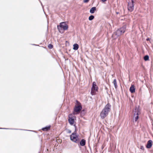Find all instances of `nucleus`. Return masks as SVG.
<instances>
[{
	"label": "nucleus",
	"mask_w": 153,
	"mask_h": 153,
	"mask_svg": "<svg viewBox=\"0 0 153 153\" xmlns=\"http://www.w3.org/2000/svg\"><path fill=\"white\" fill-rule=\"evenodd\" d=\"M111 107V105L109 103L105 105L100 114V116L102 119H104L108 115Z\"/></svg>",
	"instance_id": "f257e3e1"
},
{
	"label": "nucleus",
	"mask_w": 153,
	"mask_h": 153,
	"mask_svg": "<svg viewBox=\"0 0 153 153\" xmlns=\"http://www.w3.org/2000/svg\"><path fill=\"white\" fill-rule=\"evenodd\" d=\"M78 136L79 135L77 133V131L76 129L70 135V139L76 143H78L79 140Z\"/></svg>",
	"instance_id": "f03ea898"
},
{
	"label": "nucleus",
	"mask_w": 153,
	"mask_h": 153,
	"mask_svg": "<svg viewBox=\"0 0 153 153\" xmlns=\"http://www.w3.org/2000/svg\"><path fill=\"white\" fill-rule=\"evenodd\" d=\"M126 28V25H124L122 27L118 29L114 33V34L117 36H120L125 32Z\"/></svg>",
	"instance_id": "7ed1b4c3"
},
{
	"label": "nucleus",
	"mask_w": 153,
	"mask_h": 153,
	"mask_svg": "<svg viewBox=\"0 0 153 153\" xmlns=\"http://www.w3.org/2000/svg\"><path fill=\"white\" fill-rule=\"evenodd\" d=\"M134 117H135V121L136 122L139 118V115L140 114V110L139 108L135 107L134 111Z\"/></svg>",
	"instance_id": "20e7f679"
},
{
	"label": "nucleus",
	"mask_w": 153,
	"mask_h": 153,
	"mask_svg": "<svg viewBox=\"0 0 153 153\" xmlns=\"http://www.w3.org/2000/svg\"><path fill=\"white\" fill-rule=\"evenodd\" d=\"M61 27L63 29V30H65L68 29V26L65 22H62L60 23L59 26H57L58 29H59Z\"/></svg>",
	"instance_id": "39448f33"
},
{
	"label": "nucleus",
	"mask_w": 153,
	"mask_h": 153,
	"mask_svg": "<svg viewBox=\"0 0 153 153\" xmlns=\"http://www.w3.org/2000/svg\"><path fill=\"white\" fill-rule=\"evenodd\" d=\"M134 3L129 2L128 4V9L130 12H132L134 10Z\"/></svg>",
	"instance_id": "423d86ee"
},
{
	"label": "nucleus",
	"mask_w": 153,
	"mask_h": 153,
	"mask_svg": "<svg viewBox=\"0 0 153 153\" xmlns=\"http://www.w3.org/2000/svg\"><path fill=\"white\" fill-rule=\"evenodd\" d=\"M82 107L81 105L75 106L74 109V112L79 113L82 110Z\"/></svg>",
	"instance_id": "0eeeda50"
},
{
	"label": "nucleus",
	"mask_w": 153,
	"mask_h": 153,
	"mask_svg": "<svg viewBox=\"0 0 153 153\" xmlns=\"http://www.w3.org/2000/svg\"><path fill=\"white\" fill-rule=\"evenodd\" d=\"M92 90H95L96 91H97L98 88L97 86L96 83L95 82H94L92 83V86L91 87Z\"/></svg>",
	"instance_id": "6e6552de"
},
{
	"label": "nucleus",
	"mask_w": 153,
	"mask_h": 153,
	"mask_svg": "<svg viewBox=\"0 0 153 153\" xmlns=\"http://www.w3.org/2000/svg\"><path fill=\"white\" fill-rule=\"evenodd\" d=\"M152 145V141L151 140H149L147 142L146 147L147 149L150 148Z\"/></svg>",
	"instance_id": "1a4fd4ad"
},
{
	"label": "nucleus",
	"mask_w": 153,
	"mask_h": 153,
	"mask_svg": "<svg viewBox=\"0 0 153 153\" xmlns=\"http://www.w3.org/2000/svg\"><path fill=\"white\" fill-rule=\"evenodd\" d=\"M77 143L78 144L79 146L80 145L81 146H83L85 145L86 140L84 139H82L79 143V142L78 143Z\"/></svg>",
	"instance_id": "9d476101"
},
{
	"label": "nucleus",
	"mask_w": 153,
	"mask_h": 153,
	"mask_svg": "<svg viewBox=\"0 0 153 153\" xmlns=\"http://www.w3.org/2000/svg\"><path fill=\"white\" fill-rule=\"evenodd\" d=\"M68 121L70 124L71 125H72L74 123V119L72 117H70L69 116L68 117Z\"/></svg>",
	"instance_id": "9b49d317"
},
{
	"label": "nucleus",
	"mask_w": 153,
	"mask_h": 153,
	"mask_svg": "<svg viewBox=\"0 0 153 153\" xmlns=\"http://www.w3.org/2000/svg\"><path fill=\"white\" fill-rule=\"evenodd\" d=\"M135 88L134 87V85H131L129 91H130L131 93H134L135 92Z\"/></svg>",
	"instance_id": "f8f14e48"
},
{
	"label": "nucleus",
	"mask_w": 153,
	"mask_h": 153,
	"mask_svg": "<svg viewBox=\"0 0 153 153\" xmlns=\"http://www.w3.org/2000/svg\"><path fill=\"white\" fill-rule=\"evenodd\" d=\"M96 10V7H93L90 9V12L91 13H94Z\"/></svg>",
	"instance_id": "ddd939ff"
},
{
	"label": "nucleus",
	"mask_w": 153,
	"mask_h": 153,
	"mask_svg": "<svg viewBox=\"0 0 153 153\" xmlns=\"http://www.w3.org/2000/svg\"><path fill=\"white\" fill-rule=\"evenodd\" d=\"M51 128V126H46L45 127H44L42 128V130L43 131H46L50 129Z\"/></svg>",
	"instance_id": "4468645a"
},
{
	"label": "nucleus",
	"mask_w": 153,
	"mask_h": 153,
	"mask_svg": "<svg viewBox=\"0 0 153 153\" xmlns=\"http://www.w3.org/2000/svg\"><path fill=\"white\" fill-rule=\"evenodd\" d=\"M79 48V45L78 44L75 43L73 45V49L74 50H76Z\"/></svg>",
	"instance_id": "2eb2a0df"
},
{
	"label": "nucleus",
	"mask_w": 153,
	"mask_h": 153,
	"mask_svg": "<svg viewBox=\"0 0 153 153\" xmlns=\"http://www.w3.org/2000/svg\"><path fill=\"white\" fill-rule=\"evenodd\" d=\"M86 113V110L85 109H83L81 112V115L82 116H84Z\"/></svg>",
	"instance_id": "dca6fc26"
},
{
	"label": "nucleus",
	"mask_w": 153,
	"mask_h": 153,
	"mask_svg": "<svg viewBox=\"0 0 153 153\" xmlns=\"http://www.w3.org/2000/svg\"><path fill=\"white\" fill-rule=\"evenodd\" d=\"M113 84H114V87H115V88L116 89L117 88V81H116V79H114V81H113Z\"/></svg>",
	"instance_id": "f3484780"
},
{
	"label": "nucleus",
	"mask_w": 153,
	"mask_h": 153,
	"mask_svg": "<svg viewBox=\"0 0 153 153\" xmlns=\"http://www.w3.org/2000/svg\"><path fill=\"white\" fill-rule=\"evenodd\" d=\"M144 59L145 61L149 60V57L148 55H146L144 56Z\"/></svg>",
	"instance_id": "a211bd4d"
},
{
	"label": "nucleus",
	"mask_w": 153,
	"mask_h": 153,
	"mask_svg": "<svg viewBox=\"0 0 153 153\" xmlns=\"http://www.w3.org/2000/svg\"><path fill=\"white\" fill-rule=\"evenodd\" d=\"M94 17L93 15H91L89 17V20L90 21H91L94 18Z\"/></svg>",
	"instance_id": "6ab92c4d"
},
{
	"label": "nucleus",
	"mask_w": 153,
	"mask_h": 153,
	"mask_svg": "<svg viewBox=\"0 0 153 153\" xmlns=\"http://www.w3.org/2000/svg\"><path fill=\"white\" fill-rule=\"evenodd\" d=\"M95 90H92V89H91V94L92 95H94L95 94L96 92H95Z\"/></svg>",
	"instance_id": "aec40b11"
},
{
	"label": "nucleus",
	"mask_w": 153,
	"mask_h": 153,
	"mask_svg": "<svg viewBox=\"0 0 153 153\" xmlns=\"http://www.w3.org/2000/svg\"><path fill=\"white\" fill-rule=\"evenodd\" d=\"M48 47L49 49H52L53 48V45L51 44H49L48 46Z\"/></svg>",
	"instance_id": "412c9836"
},
{
	"label": "nucleus",
	"mask_w": 153,
	"mask_h": 153,
	"mask_svg": "<svg viewBox=\"0 0 153 153\" xmlns=\"http://www.w3.org/2000/svg\"><path fill=\"white\" fill-rule=\"evenodd\" d=\"M67 132L68 133H69V134H70L71 133V130L69 129H68L67 130Z\"/></svg>",
	"instance_id": "4be33fe9"
},
{
	"label": "nucleus",
	"mask_w": 153,
	"mask_h": 153,
	"mask_svg": "<svg viewBox=\"0 0 153 153\" xmlns=\"http://www.w3.org/2000/svg\"><path fill=\"white\" fill-rule=\"evenodd\" d=\"M140 149L142 150H144V148L143 146H141L140 147Z\"/></svg>",
	"instance_id": "5701e85b"
},
{
	"label": "nucleus",
	"mask_w": 153,
	"mask_h": 153,
	"mask_svg": "<svg viewBox=\"0 0 153 153\" xmlns=\"http://www.w3.org/2000/svg\"><path fill=\"white\" fill-rule=\"evenodd\" d=\"M89 0H83V2L84 3H86L88 2Z\"/></svg>",
	"instance_id": "b1692460"
},
{
	"label": "nucleus",
	"mask_w": 153,
	"mask_h": 153,
	"mask_svg": "<svg viewBox=\"0 0 153 153\" xmlns=\"http://www.w3.org/2000/svg\"><path fill=\"white\" fill-rule=\"evenodd\" d=\"M76 103H77V104H79V105H81V103H80V102H79L77 100H76Z\"/></svg>",
	"instance_id": "393cba45"
},
{
	"label": "nucleus",
	"mask_w": 153,
	"mask_h": 153,
	"mask_svg": "<svg viewBox=\"0 0 153 153\" xmlns=\"http://www.w3.org/2000/svg\"><path fill=\"white\" fill-rule=\"evenodd\" d=\"M58 30L59 31L60 33H63V32H61V30H62V28L61 27V28H59V29H58Z\"/></svg>",
	"instance_id": "a878e982"
},
{
	"label": "nucleus",
	"mask_w": 153,
	"mask_h": 153,
	"mask_svg": "<svg viewBox=\"0 0 153 153\" xmlns=\"http://www.w3.org/2000/svg\"><path fill=\"white\" fill-rule=\"evenodd\" d=\"M74 127L75 128V130L76 129V131H76V126L75 125H74Z\"/></svg>",
	"instance_id": "bb28decb"
},
{
	"label": "nucleus",
	"mask_w": 153,
	"mask_h": 153,
	"mask_svg": "<svg viewBox=\"0 0 153 153\" xmlns=\"http://www.w3.org/2000/svg\"><path fill=\"white\" fill-rule=\"evenodd\" d=\"M150 40V39L149 38H147L146 39V40L147 41H149Z\"/></svg>",
	"instance_id": "cd10ccee"
},
{
	"label": "nucleus",
	"mask_w": 153,
	"mask_h": 153,
	"mask_svg": "<svg viewBox=\"0 0 153 153\" xmlns=\"http://www.w3.org/2000/svg\"><path fill=\"white\" fill-rule=\"evenodd\" d=\"M0 129H9V128H0Z\"/></svg>",
	"instance_id": "c85d7f7f"
},
{
	"label": "nucleus",
	"mask_w": 153,
	"mask_h": 153,
	"mask_svg": "<svg viewBox=\"0 0 153 153\" xmlns=\"http://www.w3.org/2000/svg\"><path fill=\"white\" fill-rule=\"evenodd\" d=\"M131 0V3H134V0Z\"/></svg>",
	"instance_id": "c756f323"
},
{
	"label": "nucleus",
	"mask_w": 153,
	"mask_h": 153,
	"mask_svg": "<svg viewBox=\"0 0 153 153\" xmlns=\"http://www.w3.org/2000/svg\"><path fill=\"white\" fill-rule=\"evenodd\" d=\"M102 2H105L107 1V0H101Z\"/></svg>",
	"instance_id": "7c9ffc66"
},
{
	"label": "nucleus",
	"mask_w": 153,
	"mask_h": 153,
	"mask_svg": "<svg viewBox=\"0 0 153 153\" xmlns=\"http://www.w3.org/2000/svg\"><path fill=\"white\" fill-rule=\"evenodd\" d=\"M39 0V1H40V2L41 3V4L42 5V6L43 7L42 4V2H41V1H40V0Z\"/></svg>",
	"instance_id": "2f4dec72"
},
{
	"label": "nucleus",
	"mask_w": 153,
	"mask_h": 153,
	"mask_svg": "<svg viewBox=\"0 0 153 153\" xmlns=\"http://www.w3.org/2000/svg\"><path fill=\"white\" fill-rule=\"evenodd\" d=\"M26 130V131H29V130ZM29 131H34V132H35V131H31V130H29Z\"/></svg>",
	"instance_id": "473e14b6"
},
{
	"label": "nucleus",
	"mask_w": 153,
	"mask_h": 153,
	"mask_svg": "<svg viewBox=\"0 0 153 153\" xmlns=\"http://www.w3.org/2000/svg\"><path fill=\"white\" fill-rule=\"evenodd\" d=\"M116 13L117 14H118L119 13L118 12H116Z\"/></svg>",
	"instance_id": "72a5a7b5"
},
{
	"label": "nucleus",
	"mask_w": 153,
	"mask_h": 153,
	"mask_svg": "<svg viewBox=\"0 0 153 153\" xmlns=\"http://www.w3.org/2000/svg\"><path fill=\"white\" fill-rule=\"evenodd\" d=\"M33 45H35V44H33Z\"/></svg>",
	"instance_id": "f704fd0d"
},
{
	"label": "nucleus",
	"mask_w": 153,
	"mask_h": 153,
	"mask_svg": "<svg viewBox=\"0 0 153 153\" xmlns=\"http://www.w3.org/2000/svg\"><path fill=\"white\" fill-rule=\"evenodd\" d=\"M15 129V130H17L18 129Z\"/></svg>",
	"instance_id": "c9c22d12"
}]
</instances>
